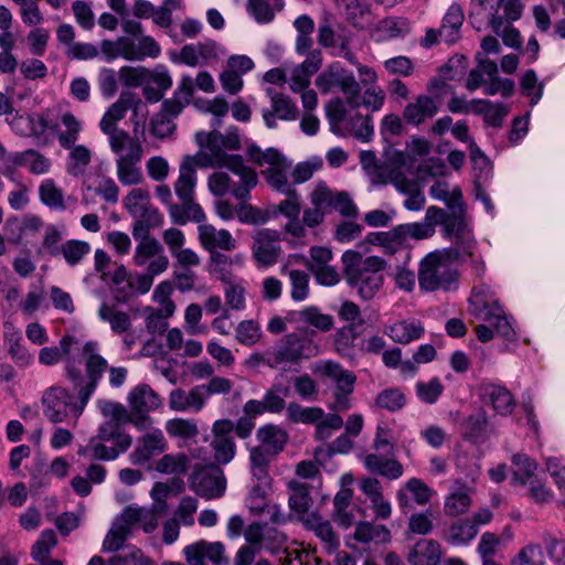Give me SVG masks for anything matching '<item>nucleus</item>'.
I'll return each mask as SVG.
<instances>
[{"mask_svg": "<svg viewBox=\"0 0 565 565\" xmlns=\"http://www.w3.org/2000/svg\"><path fill=\"white\" fill-rule=\"evenodd\" d=\"M275 456L265 447H255L250 451V469L253 476L264 483L269 480V462Z\"/></svg>", "mask_w": 565, "mask_h": 565, "instance_id": "49", "label": "nucleus"}, {"mask_svg": "<svg viewBox=\"0 0 565 565\" xmlns=\"http://www.w3.org/2000/svg\"><path fill=\"white\" fill-rule=\"evenodd\" d=\"M257 438L262 443L260 447H265L276 456L284 449L288 440V435L282 428L276 425H266L257 430Z\"/></svg>", "mask_w": 565, "mask_h": 565, "instance_id": "42", "label": "nucleus"}, {"mask_svg": "<svg viewBox=\"0 0 565 565\" xmlns=\"http://www.w3.org/2000/svg\"><path fill=\"white\" fill-rule=\"evenodd\" d=\"M3 339L7 352L15 365L26 367L32 363L33 355L23 344L21 332L12 323L4 324Z\"/></svg>", "mask_w": 565, "mask_h": 565, "instance_id": "31", "label": "nucleus"}, {"mask_svg": "<svg viewBox=\"0 0 565 565\" xmlns=\"http://www.w3.org/2000/svg\"><path fill=\"white\" fill-rule=\"evenodd\" d=\"M370 243L383 248L387 255H394L406 243L401 225L387 231L373 233L369 237Z\"/></svg>", "mask_w": 565, "mask_h": 565, "instance_id": "41", "label": "nucleus"}, {"mask_svg": "<svg viewBox=\"0 0 565 565\" xmlns=\"http://www.w3.org/2000/svg\"><path fill=\"white\" fill-rule=\"evenodd\" d=\"M196 184V171L188 166L180 164L179 175L173 184L174 192L181 201L193 198Z\"/></svg>", "mask_w": 565, "mask_h": 565, "instance_id": "51", "label": "nucleus"}, {"mask_svg": "<svg viewBox=\"0 0 565 565\" xmlns=\"http://www.w3.org/2000/svg\"><path fill=\"white\" fill-rule=\"evenodd\" d=\"M438 110L439 107L434 97L420 94L404 107L402 118L408 125L420 126L433 119Z\"/></svg>", "mask_w": 565, "mask_h": 565, "instance_id": "21", "label": "nucleus"}, {"mask_svg": "<svg viewBox=\"0 0 565 565\" xmlns=\"http://www.w3.org/2000/svg\"><path fill=\"white\" fill-rule=\"evenodd\" d=\"M343 274L347 284L365 300L372 299L383 287L387 263L379 256L363 258L361 253L347 250L342 255Z\"/></svg>", "mask_w": 565, "mask_h": 565, "instance_id": "3", "label": "nucleus"}, {"mask_svg": "<svg viewBox=\"0 0 565 565\" xmlns=\"http://www.w3.org/2000/svg\"><path fill=\"white\" fill-rule=\"evenodd\" d=\"M246 156L257 167H265L260 173L271 189L280 193L295 189L288 180L290 162L278 149L263 150L256 145H250L246 149Z\"/></svg>", "mask_w": 565, "mask_h": 565, "instance_id": "4", "label": "nucleus"}, {"mask_svg": "<svg viewBox=\"0 0 565 565\" xmlns=\"http://www.w3.org/2000/svg\"><path fill=\"white\" fill-rule=\"evenodd\" d=\"M190 488L206 500L221 498L226 489L223 471L215 465L194 467L190 477Z\"/></svg>", "mask_w": 565, "mask_h": 565, "instance_id": "14", "label": "nucleus"}, {"mask_svg": "<svg viewBox=\"0 0 565 565\" xmlns=\"http://www.w3.org/2000/svg\"><path fill=\"white\" fill-rule=\"evenodd\" d=\"M39 195L41 201L52 209H66L64 193L52 179H46L40 184Z\"/></svg>", "mask_w": 565, "mask_h": 565, "instance_id": "54", "label": "nucleus"}, {"mask_svg": "<svg viewBox=\"0 0 565 565\" xmlns=\"http://www.w3.org/2000/svg\"><path fill=\"white\" fill-rule=\"evenodd\" d=\"M270 97L271 109L264 113L263 117L268 128H275L276 119L292 121L298 118L299 109L296 103L282 93L275 89H267Z\"/></svg>", "mask_w": 565, "mask_h": 565, "instance_id": "20", "label": "nucleus"}, {"mask_svg": "<svg viewBox=\"0 0 565 565\" xmlns=\"http://www.w3.org/2000/svg\"><path fill=\"white\" fill-rule=\"evenodd\" d=\"M483 319L497 331L499 335L509 340L514 337L512 324L503 315L500 307L484 308Z\"/></svg>", "mask_w": 565, "mask_h": 565, "instance_id": "52", "label": "nucleus"}, {"mask_svg": "<svg viewBox=\"0 0 565 565\" xmlns=\"http://www.w3.org/2000/svg\"><path fill=\"white\" fill-rule=\"evenodd\" d=\"M173 292V286L170 281H161L153 290L152 299L158 305V308H154L156 311H159L162 316L172 317L175 311V305L171 299V295Z\"/></svg>", "mask_w": 565, "mask_h": 565, "instance_id": "56", "label": "nucleus"}, {"mask_svg": "<svg viewBox=\"0 0 565 565\" xmlns=\"http://www.w3.org/2000/svg\"><path fill=\"white\" fill-rule=\"evenodd\" d=\"M337 191L330 189L326 182H318L309 194L310 204L326 214L332 210Z\"/></svg>", "mask_w": 565, "mask_h": 565, "instance_id": "60", "label": "nucleus"}, {"mask_svg": "<svg viewBox=\"0 0 565 565\" xmlns=\"http://www.w3.org/2000/svg\"><path fill=\"white\" fill-rule=\"evenodd\" d=\"M408 494L418 505H425L430 501L434 491L420 479L412 478L397 492V501L403 510L409 508Z\"/></svg>", "mask_w": 565, "mask_h": 565, "instance_id": "35", "label": "nucleus"}, {"mask_svg": "<svg viewBox=\"0 0 565 565\" xmlns=\"http://www.w3.org/2000/svg\"><path fill=\"white\" fill-rule=\"evenodd\" d=\"M166 430L171 437L192 439L199 435V428L194 420L173 418L166 423Z\"/></svg>", "mask_w": 565, "mask_h": 565, "instance_id": "63", "label": "nucleus"}, {"mask_svg": "<svg viewBox=\"0 0 565 565\" xmlns=\"http://www.w3.org/2000/svg\"><path fill=\"white\" fill-rule=\"evenodd\" d=\"M198 238L201 246L210 253L216 249L230 252L236 247V241L227 230H217L212 224L199 225Z\"/></svg>", "mask_w": 565, "mask_h": 565, "instance_id": "25", "label": "nucleus"}, {"mask_svg": "<svg viewBox=\"0 0 565 565\" xmlns=\"http://www.w3.org/2000/svg\"><path fill=\"white\" fill-rule=\"evenodd\" d=\"M445 236L454 241L457 254L472 256L475 241L466 221V214L449 213L444 224Z\"/></svg>", "mask_w": 565, "mask_h": 565, "instance_id": "17", "label": "nucleus"}, {"mask_svg": "<svg viewBox=\"0 0 565 565\" xmlns=\"http://www.w3.org/2000/svg\"><path fill=\"white\" fill-rule=\"evenodd\" d=\"M406 557L411 565H438L443 547L436 540L420 539L409 547Z\"/></svg>", "mask_w": 565, "mask_h": 565, "instance_id": "30", "label": "nucleus"}, {"mask_svg": "<svg viewBox=\"0 0 565 565\" xmlns=\"http://www.w3.org/2000/svg\"><path fill=\"white\" fill-rule=\"evenodd\" d=\"M98 316L103 321L109 323L115 333H124L131 327L130 316L126 311L118 310L115 305L103 302Z\"/></svg>", "mask_w": 565, "mask_h": 565, "instance_id": "43", "label": "nucleus"}, {"mask_svg": "<svg viewBox=\"0 0 565 565\" xmlns=\"http://www.w3.org/2000/svg\"><path fill=\"white\" fill-rule=\"evenodd\" d=\"M11 161L12 164H7L2 170V174L8 178H11L15 169L21 166H26L33 174H44L51 168L50 159L33 149L13 153Z\"/></svg>", "mask_w": 565, "mask_h": 565, "instance_id": "29", "label": "nucleus"}, {"mask_svg": "<svg viewBox=\"0 0 565 565\" xmlns=\"http://www.w3.org/2000/svg\"><path fill=\"white\" fill-rule=\"evenodd\" d=\"M287 489L290 510L296 512L298 515H305L312 503L310 487L307 483L290 480L287 483Z\"/></svg>", "mask_w": 565, "mask_h": 565, "instance_id": "40", "label": "nucleus"}, {"mask_svg": "<svg viewBox=\"0 0 565 565\" xmlns=\"http://www.w3.org/2000/svg\"><path fill=\"white\" fill-rule=\"evenodd\" d=\"M299 320L319 331L328 332L333 328V318L322 313L317 307H306L298 312Z\"/></svg>", "mask_w": 565, "mask_h": 565, "instance_id": "57", "label": "nucleus"}, {"mask_svg": "<svg viewBox=\"0 0 565 565\" xmlns=\"http://www.w3.org/2000/svg\"><path fill=\"white\" fill-rule=\"evenodd\" d=\"M303 524L320 540L322 550L327 554H333L338 551L340 547V537L328 520L312 513L303 519Z\"/></svg>", "mask_w": 565, "mask_h": 565, "instance_id": "27", "label": "nucleus"}, {"mask_svg": "<svg viewBox=\"0 0 565 565\" xmlns=\"http://www.w3.org/2000/svg\"><path fill=\"white\" fill-rule=\"evenodd\" d=\"M75 390L78 401H75L74 396L64 387L51 386L45 390L42 396L43 413L51 423L58 424L72 420V425H76L88 399L84 401L79 394V388Z\"/></svg>", "mask_w": 565, "mask_h": 565, "instance_id": "6", "label": "nucleus"}, {"mask_svg": "<svg viewBox=\"0 0 565 565\" xmlns=\"http://www.w3.org/2000/svg\"><path fill=\"white\" fill-rule=\"evenodd\" d=\"M83 358L85 363L86 381L82 372L74 366L66 367L67 377L74 384V388H79V394L83 399H89L95 391L98 381L103 374L108 370V362L103 358L97 350L95 342H87L83 347Z\"/></svg>", "mask_w": 565, "mask_h": 565, "instance_id": "8", "label": "nucleus"}, {"mask_svg": "<svg viewBox=\"0 0 565 565\" xmlns=\"http://www.w3.org/2000/svg\"><path fill=\"white\" fill-rule=\"evenodd\" d=\"M61 126L63 129L58 127V125H49L46 119L43 116L39 117V126L40 132L45 131L46 129H51L57 134V139L62 148L71 149L78 139L79 132L82 130L81 121L71 113H64L61 115Z\"/></svg>", "mask_w": 565, "mask_h": 565, "instance_id": "22", "label": "nucleus"}, {"mask_svg": "<svg viewBox=\"0 0 565 565\" xmlns=\"http://www.w3.org/2000/svg\"><path fill=\"white\" fill-rule=\"evenodd\" d=\"M523 9L521 0H497L490 7L488 23L495 34H500V29L504 23H512L522 17Z\"/></svg>", "mask_w": 565, "mask_h": 565, "instance_id": "23", "label": "nucleus"}, {"mask_svg": "<svg viewBox=\"0 0 565 565\" xmlns=\"http://www.w3.org/2000/svg\"><path fill=\"white\" fill-rule=\"evenodd\" d=\"M113 524L121 529L128 536L131 535L132 529L137 524H141L146 533L153 532L158 526L154 512L146 508H137L134 505L125 508L124 511L114 519Z\"/></svg>", "mask_w": 565, "mask_h": 565, "instance_id": "19", "label": "nucleus"}, {"mask_svg": "<svg viewBox=\"0 0 565 565\" xmlns=\"http://www.w3.org/2000/svg\"><path fill=\"white\" fill-rule=\"evenodd\" d=\"M364 465L371 472L388 479H397L403 475V466L397 460L382 458L374 454L364 458Z\"/></svg>", "mask_w": 565, "mask_h": 565, "instance_id": "44", "label": "nucleus"}, {"mask_svg": "<svg viewBox=\"0 0 565 565\" xmlns=\"http://www.w3.org/2000/svg\"><path fill=\"white\" fill-rule=\"evenodd\" d=\"M90 252V245L81 239H67L62 244L61 256L67 265H78Z\"/></svg>", "mask_w": 565, "mask_h": 565, "instance_id": "53", "label": "nucleus"}, {"mask_svg": "<svg viewBox=\"0 0 565 565\" xmlns=\"http://www.w3.org/2000/svg\"><path fill=\"white\" fill-rule=\"evenodd\" d=\"M211 448L214 460L220 465L228 463L236 454V445L232 436L234 422L227 418L217 419L212 425Z\"/></svg>", "mask_w": 565, "mask_h": 565, "instance_id": "15", "label": "nucleus"}, {"mask_svg": "<svg viewBox=\"0 0 565 565\" xmlns=\"http://www.w3.org/2000/svg\"><path fill=\"white\" fill-rule=\"evenodd\" d=\"M413 167L408 164L404 151L394 150L390 152L384 162L374 166L371 174L373 184L393 185L398 192H408L416 181L413 178Z\"/></svg>", "mask_w": 565, "mask_h": 565, "instance_id": "7", "label": "nucleus"}, {"mask_svg": "<svg viewBox=\"0 0 565 565\" xmlns=\"http://www.w3.org/2000/svg\"><path fill=\"white\" fill-rule=\"evenodd\" d=\"M122 204L128 213L136 218L134 224L161 226L163 223L162 214L151 204L148 188L134 186L124 198Z\"/></svg>", "mask_w": 565, "mask_h": 565, "instance_id": "13", "label": "nucleus"}, {"mask_svg": "<svg viewBox=\"0 0 565 565\" xmlns=\"http://www.w3.org/2000/svg\"><path fill=\"white\" fill-rule=\"evenodd\" d=\"M205 405V399L200 385L185 392L181 388L173 390L169 396V406L175 412H185L192 409L201 411Z\"/></svg>", "mask_w": 565, "mask_h": 565, "instance_id": "33", "label": "nucleus"}, {"mask_svg": "<svg viewBox=\"0 0 565 565\" xmlns=\"http://www.w3.org/2000/svg\"><path fill=\"white\" fill-rule=\"evenodd\" d=\"M286 414L287 418L294 423L310 425L322 419L324 411L320 407H303L296 402H291L286 408Z\"/></svg>", "mask_w": 565, "mask_h": 565, "instance_id": "50", "label": "nucleus"}, {"mask_svg": "<svg viewBox=\"0 0 565 565\" xmlns=\"http://www.w3.org/2000/svg\"><path fill=\"white\" fill-rule=\"evenodd\" d=\"M471 490L460 480H456L451 492L446 497L444 511L448 516L465 514L471 505Z\"/></svg>", "mask_w": 565, "mask_h": 565, "instance_id": "36", "label": "nucleus"}, {"mask_svg": "<svg viewBox=\"0 0 565 565\" xmlns=\"http://www.w3.org/2000/svg\"><path fill=\"white\" fill-rule=\"evenodd\" d=\"M489 427L488 416L483 411L468 416L462 423L465 436L471 439H479L486 436Z\"/></svg>", "mask_w": 565, "mask_h": 565, "instance_id": "62", "label": "nucleus"}, {"mask_svg": "<svg viewBox=\"0 0 565 565\" xmlns=\"http://www.w3.org/2000/svg\"><path fill=\"white\" fill-rule=\"evenodd\" d=\"M190 459L183 452L166 454L156 460L153 468L156 471L166 475H185L189 469Z\"/></svg>", "mask_w": 565, "mask_h": 565, "instance_id": "47", "label": "nucleus"}, {"mask_svg": "<svg viewBox=\"0 0 565 565\" xmlns=\"http://www.w3.org/2000/svg\"><path fill=\"white\" fill-rule=\"evenodd\" d=\"M356 376L351 372L344 374L340 381L334 382L335 388L332 392V401L329 403V409L335 413L347 412L351 408V394L354 390Z\"/></svg>", "mask_w": 565, "mask_h": 565, "instance_id": "37", "label": "nucleus"}, {"mask_svg": "<svg viewBox=\"0 0 565 565\" xmlns=\"http://www.w3.org/2000/svg\"><path fill=\"white\" fill-rule=\"evenodd\" d=\"M195 140L200 148H215L222 150H239L241 149V137L237 127H230L223 135L218 130L214 129L210 132H198Z\"/></svg>", "mask_w": 565, "mask_h": 565, "instance_id": "28", "label": "nucleus"}, {"mask_svg": "<svg viewBox=\"0 0 565 565\" xmlns=\"http://www.w3.org/2000/svg\"><path fill=\"white\" fill-rule=\"evenodd\" d=\"M70 160L68 172L75 177L82 175L92 161V151L83 145H74L71 148Z\"/></svg>", "mask_w": 565, "mask_h": 565, "instance_id": "64", "label": "nucleus"}, {"mask_svg": "<svg viewBox=\"0 0 565 565\" xmlns=\"http://www.w3.org/2000/svg\"><path fill=\"white\" fill-rule=\"evenodd\" d=\"M252 253L259 266L274 265L281 253L279 233L270 228L258 230L253 236Z\"/></svg>", "mask_w": 565, "mask_h": 565, "instance_id": "16", "label": "nucleus"}, {"mask_svg": "<svg viewBox=\"0 0 565 565\" xmlns=\"http://www.w3.org/2000/svg\"><path fill=\"white\" fill-rule=\"evenodd\" d=\"M127 61H143L157 58L161 54V46L150 35H140L138 39L126 36Z\"/></svg>", "mask_w": 565, "mask_h": 565, "instance_id": "32", "label": "nucleus"}, {"mask_svg": "<svg viewBox=\"0 0 565 565\" xmlns=\"http://www.w3.org/2000/svg\"><path fill=\"white\" fill-rule=\"evenodd\" d=\"M354 539L361 543L382 544L391 541V532L385 525L360 522L355 527Z\"/></svg>", "mask_w": 565, "mask_h": 565, "instance_id": "45", "label": "nucleus"}, {"mask_svg": "<svg viewBox=\"0 0 565 565\" xmlns=\"http://www.w3.org/2000/svg\"><path fill=\"white\" fill-rule=\"evenodd\" d=\"M333 82L334 87H339L341 92L345 95L348 106H350L353 109H356L361 106V86L352 73L343 68H335Z\"/></svg>", "mask_w": 565, "mask_h": 565, "instance_id": "39", "label": "nucleus"}, {"mask_svg": "<svg viewBox=\"0 0 565 565\" xmlns=\"http://www.w3.org/2000/svg\"><path fill=\"white\" fill-rule=\"evenodd\" d=\"M284 8L282 0H277L274 6H270L267 0H247V12L262 24L271 22L275 19L276 11Z\"/></svg>", "mask_w": 565, "mask_h": 565, "instance_id": "48", "label": "nucleus"}, {"mask_svg": "<svg viewBox=\"0 0 565 565\" xmlns=\"http://www.w3.org/2000/svg\"><path fill=\"white\" fill-rule=\"evenodd\" d=\"M168 448L167 440L160 429H154L138 438L137 446L130 454L134 463L141 465Z\"/></svg>", "mask_w": 565, "mask_h": 565, "instance_id": "24", "label": "nucleus"}, {"mask_svg": "<svg viewBox=\"0 0 565 565\" xmlns=\"http://www.w3.org/2000/svg\"><path fill=\"white\" fill-rule=\"evenodd\" d=\"M484 397L492 405L493 409L500 415H508L512 412L515 402L512 394L499 385H488L484 387Z\"/></svg>", "mask_w": 565, "mask_h": 565, "instance_id": "46", "label": "nucleus"}, {"mask_svg": "<svg viewBox=\"0 0 565 565\" xmlns=\"http://www.w3.org/2000/svg\"><path fill=\"white\" fill-rule=\"evenodd\" d=\"M425 333V328L419 320L405 319L394 322L388 327L386 334L396 343L407 344L420 339Z\"/></svg>", "mask_w": 565, "mask_h": 565, "instance_id": "34", "label": "nucleus"}, {"mask_svg": "<svg viewBox=\"0 0 565 565\" xmlns=\"http://www.w3.org/2000/svg\"><path fill=\"white\" fill-rule=\"evenodd\" d=\"M462 22V10L458 6H451L444 18L443 25L438 32L439 35L449 42L454 41Z\"/></svg>", "mask_w": 565, "mask_h": 565, "instance_id": "61", "label": "nucleus"}, {"mask_svg": "<svg viewBox=\"0 0 565 565\" xmlns=\"http://www.w3.org/2000/svg\"><path fill=\"white\" fill-rule=\"evenodd\" d=\"M320 347L309 337L296 332L284 335L279 342L267 351L266 364L273 369L299 364L302 360L316 358Z\"/></svg>", "mask_w": 565, "mask_h": 565, "instance_id": "5", "label": "nucleus"}, {"mask_svg": "<svg viewBox=\"0 0 565 565\" xmlns=\"http://www.w3.org/2000/svg\"><path fill=\"white\" fill-rule=\"evenodd\" d=\"M170 217L174 224L185 225L188 222L202 223L206 216L193 196L181 201L178 205H171Z\"/></svg>", "mask_w": 565, "mask_h": 565, "instance_id": "38", "label": "nucleus"}, {"mask_svg": "<svg viewBox=\"0 0 565 565\" xmlns=\"http://www.w3.org/2000/svg\"><path fill=\"white\" fill-rule=\"evenodd\" d=\"M127 401L130 411L118 402H99L105 422L98 427L97 434L78 449L79 456L104 461L115 460L132 445V437L121 428L124 424L130 423L139 430L151 428L153 420L149 413L161 405V399L152 387L148 384L135 386Z\"/></svg>", "mask_w": 565, "mask_h": 565, "instance_id": "1", "label": "nucleus"}, {"mask_svg": "<svg viewBox=\"0 0 565 565\" xmlns=\"http://www.w3.org/2000/svg\"><path fill=\"white\" fill-rule=\"evenodd\" d=\"M322 57L320 51H311L307 58L292 68L289 88L292 93H300L307 89L311 83V76L321 67Z\"/></svg>", "mask_w": 565, "mask_h": 565, "instance_id": "26", "label": "nucleus"}, {"mask_svg": "<svg viewBox=\"0 0 565 565\" xmlns=\"http://www.w3.org/2000/svg\"><path fill=\"white\" fill-rule=\"evenodd\" d=\"M434 521L435 513L431 510L413 513L407 522L406 534L428 535L435 527Z\"/></svg>", "mask_w": 565, "mask_h": 565, "instance_id": "55", "label": "nucleus"}, {"mask_svg": "<svg viewBox=\"0 0 565 565\" xmlns=\"http://www.w3.org/2000/svg\"><path fill=\"white\" fill-rule=\"evenodd\" d=\"M417 276L419 288L424 291L449 290L457 279L456 271L440 252H433L420 260Z\"/></svg>", "mask_w": 565, "mask_h": 565, "instance_id": "11", "label": "nucleus"}, {"mask_svg": "<svg viewBox=\"0 0 565 565\" xmlns=\"http://www.w3.org/2000/svg\"><path fill=\"white\" fill-rule=\"evenodd\" d=\"M121 143L119 147H109L111 152L117 156L115 160L117 180L124 186L139 185L145 180L140 168L143 157L142 143L138 139Z\"/></svg>", "mask_w": 565, "mask_h": 565, "instance_id": "10", "label": "nucleus"}, {"mask_svg": "<svg viewBox=\"0 0 565 565\" xmlns=\"http://www.w3.org/2000/svg\"><path fill=\"white\" fill-rule=\"evenodd\" d=\"M142 100L131 92H122L111 104L100 119L99 128L108 137L109 147H119L124 141L135 139L128 131L118 127V121L125 118L128 109L135 113L142 106Z\"/></svg>", "mask_w": 565, "mask_h": 565, "instance_id": "9", "label": "nucleus"}, {"mask_svg": "<svg viewBox=\"0 0 565 565\" xmlns=\"http://www.w3.org/2000/svg\"><path fill=\"white\" fill-rule=\"evenodd\" d=\"M182 166H188L195 170L196 168H226L239 178V182L232 190V194L237 200L250 198V191L258 183L256 171L245 164L239 154H228L222 149L201 148L194 156L183 158Z\"/></svg>", "mask_w": 565, "mask_h": 565, "instance_id": "2", "label": "nucleus"}, {"mask_svg": "<svg viewBox=\"0 0 565 565\" xmlns=\"http://www.w3.org/2000/svg\"><path fill=\"white\" fill-rule=\"evenodd\" d=\"M260 324L255 320H243L235 329V340L245 347H253L262 339Z\"/></svg>", "mask_w": 565, "mask_h": 565, "instance_id": "58", "label": "nucleus"}, {"mask_svg": "<svg viewBox=\"0 0 565 565\" xmlns=\"http://www.w3.org/2000/svg\"><path fill=\"white\" fill-rule=\"evenodd\" d=\"M347 105V99L343 100L340 97H335L327 104L326 114L331 130L334 134L351 135L359 139L369 138L373 131L369 118L360 114L349 117Z\"/></svg>", "mask_w": 565, "mask_h": 565, "instance_id": "12", "label": "nucleus"}, {"mask_svg": "<svg viewBox=\"0 0 565 565\" xmlns=\"http://www.w3.org/2000/svg\"><path fill=\"white\" fill-rule=\"evenodd\" d=\"M157 227L132 224V235L138 242L132 255V262L136 266H146L150 259L163 252L160 242L150 235V231Z\"/></svg>", "mask_w": 565, "mask_h": 565, "instance_id": "18", "label": "nucleus"}, {"mask_svg": "<svg viewBox=\"0 0 565 565\" xmlns=\"http://www.w3.org/2000/svg\"><path fill=\"white\" fill-rule=\"evenodd\" d=\"M513 463V481L521 486L527 484L534 477L536 463L525 455H514L512 458Z\"/></svg>", "mask_w": 565, "mask_h": 565, "instance_id": "59", "label": "nucleus"}]
</instances>
